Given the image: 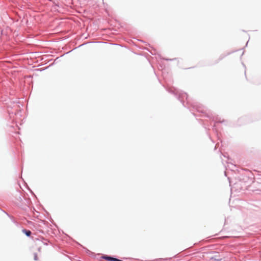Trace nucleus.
<instances>
[{"label":"nucleus","mask_w":261,"mask_h":261,"mask_svg":"<svg viewBox=\"0 0 261 261\" xmlns=\"http://www.w3.org/2000/svg\"><path fill=\"white\" fill-rule=\"evenodd\" d=\"M104 258L105 259H106L107 260H108L122 261V260H121L120 259H118L117 258H113V257H110V256H105V257H104Z\"/></svg>","instance_id":"f257e3e1"},{"label":"nucleus","mask_w":261,"mask_h":261,"mask_svg":"<svg viewBox=\"0 0 261 261\" xmlns=\"http://www.w3.org/2000/svg\"><path fill=\"white\" fill-rule=\"evenodd\" d=\"M22 232L28 237H30L31 234V231L29 230L23 229Z\"/></svg>","instance_id":"f03ea898"},{"label":"nucleus","mask_w":261,"mask_h":261,"mask_svg":"<svg viewBox=\"0 0 261 261\" xmlns=\"http://www.w3.org/2000/svg\"><path fill=\"white\" fill-rule=\"evenodd\" d=\"M34 259L35 260H37L38 259V258H37V255L36 253L34 254Z\"/></svg>","instance_id":"7ed1b4c3"}]
</instances>
